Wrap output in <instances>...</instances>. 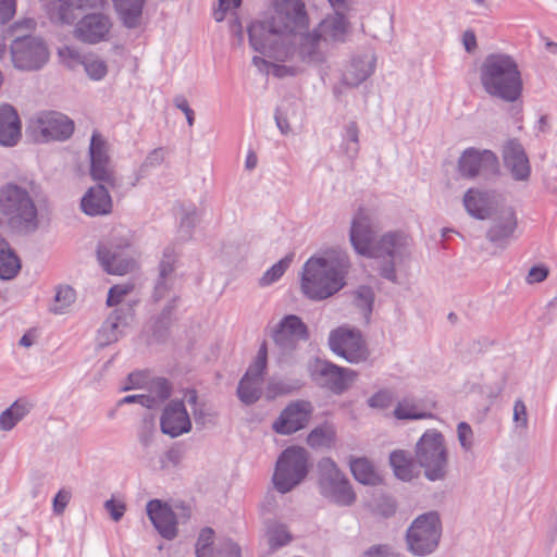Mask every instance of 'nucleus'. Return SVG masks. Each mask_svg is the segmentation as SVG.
Returning a JSON list of instances; mask_svg holds the SVG:
<instances>
[{"label": "nucleus", "instance_id": "nucleus-1", "mask_svg": "<svg viewBox=\"0 0 557 557\" xmlns=\"http://www.w3.org/2000/svg\"><path fill=\"white\" fill-rule=\"evenodd\" d=\"M273 9L268 21L252 23L248 33L255 50L283 62L272 66L275 74L278 66L296 64L294 57L304 48L309 23L305 4L300 0H274Z\"/></svg>", "mask_w": 557, "mask_h": 557}, {"label": "nucleus", "instance_id": "nucleus-2", "mask_svg": "<svg viewBox=\"0 0 557 557\" xmlns=\"http://www.w3.org/2000/svg\"><path fill=\"white\" fill-rule=\"evenodd\" d=\"M349 259L345 252L330 251L322 257H312L304 265L300 287L311 300L331 297L345 285Z\"/></svg>", "mask_w": 557, "mask_h": 557}, {"label": "nucleus", "instance_id": "nucleus-3", "mask_svg": "<svg viewBox=\"0 0 557 557\" xmlns=\"http://www.w3.org/2000/svg\"><path fill=\"white\" fill-rule=\"evenodd\" d=\"M348 32V23L345 17L335 13L325 17L319 26L307 34L302 50L294 57L296 64L278 66L275 69V77H293L302 73L307 66L318 64L324 60L321 42L326 40H342Z\"/></svg>", "mask_w": 557, "mask_h": 557}, {"label": "nucleus", "instance_id": "nucleus-4", "mask_svg": "<svg viewBox=\"0 0 557 557\" xmlns=\"http://www.w3.org/2000/svg\"><path fill=\"white\" fill-rule=\"evenodd\" d=\"M484 90L508 102L516 101L522 91V79L517 62L505 53L487 55L480 67Z\"/></svg>", "mask_w": 557, "mask_h": 557}, {"label": "nucleus", "instance_id": "nucleus-5", "mask_svg": "<svg viewBox=\"0 0 557 557\" xmlns=\"http://www.w3.org/2000/svg\"><path fill=\"white\" fill-rule=\"evenodd\" d=\"M0 214L5 222L18 231L37 227V208L29 190L16 183H7L0 188Z\"/></svg>", "mask_w": 557, "mask_h": 557}, {"label": "nucleus", "instance_id": "nucleus-6", "mask_svg": "<svg viewBox=\"0 0 557 557\" xmlns=\"http://www.w3.org/2000/svg\"><path fill=\"white\" fill-rule=\"evenodd\" d=\"M416 461L430 481L443 480L448 472V450L443 435L426 431L416 445Z\"/></svg>", "mask_w": 557, "mask_h": 557}, {"label": "nucleus", "instance_id": "nucleus-7", "mask_svg": "<svg viewBox=\"0 0 557 557\" xmlns=\"http://www.w3.org/2000/svg\"><path fill=\"white\" fill-rule=\"evenodd\" d=\"M131 235L124 228L112 231L99 245L98 258L107 273L124 275L136 268L134 258L128 253Z\"/></svg>", "mask_w": 557, "mask_h": 557}, {"label": "nucleus", "instance_id": "nucleus-8", "mask_svg": "<svg viewBox=\"0 0 557 557\" xmlns=\"http://www.w3.org/2000/svg\"><path fill=\"white\" fill-rule=\"evenodd\" d=\"M309 338L308 326L296 314L285 315L272 332L274 352L280 364H289L296 360L300 342Z\"/></svg>", "mask_w": 557, "mask_h": 557}, {"label": "nucleus", "instance_id": "nucleus-9", "mask_svg": "<svg viewBox=\"0 0 557 557\" xmlns=\"http://www.w3.org/2000/svg\"><path fill=\"white\" fill-rule=\"evenodd\" d=\"M308 473L306 449L297 446L286 448L278 457L273 474L275 488L287 493L297 486Z\"/></svg>", "mask_w": 557, "mask_h": 557}, {"label": "nucleus", "instance_id": "nucleus-10", "mask_svg": "<svg viewBox=\"0 0 557 557\" xmlns=\"http://www.w3.org/2000/svg\"><path fill=\"white\" fill-rule=\"evenodd\" d=\"M320 493L331 502L339 506H351L356 500V494L349 480L330 458H324L318 463Z\"/></svg>", "mask_w": 557, "mask_h": 557}, {"label": "nucleus", "instance_id": "nucleus-11", "mask_svg": "<svg viewBox=\"0 0 557 557\" xmlns=\"http://www.w3.org/2000/svg\"><path fill=\"white\" fill-rule=\"evenodd\" d=\"M13 66L20 71H37L49 60L50 52L41 37L18 35L10 45Z\"/></svg>", "mask_w": 557, "mask_h": 557}, {"label": "nucleus", "instance_id": "nucleus-12", "mask_svg": "<svg viewBox=\"0 0 557 557\" xmlns=\"http://www.w3.org/2000/svg\"><path fill=\"white\" fill-rule=\"evenodd\" d=\"M440 536L438 516L435 512L423 513L414 519L407 531V547L413 555L424 556L437 547Z\"/></svg>", "mask_w": 557, "mask_h": 557}, {"label": "nucleus", "instance_id": "nucleus-13", "mask_svg": "<svg viewBox=\"0 0 557 557\" xmlns=\"http://www.w3.org/2000/svg\"><path fill=\"white\" fill-rule=\"evenodd\" d=\"M376 227L372 221L371 213L368 210L360 209L351 221L350 243L357 253L377 258V242L375 237Z\"/></svg>", "mask_w": 557, "mask_h": 557}, {"label": "nucleus", "instance_id": "nucleus-14", "mask_svg": "<svg viewBox=\"0 0 557 557\" xmlns=\"http://www.w3.org/2000/svg\"><path fill=\"white\" fill-rule=\"evenodd\" d=\"M52 22L71 25L77 15L75 11L102 10L107 0H39Z\"/></svg>", "mask_w": 557, "mask_h": 557}, {"label": "nucleus", "instance_id": "nucleus-15", "mask_svg": "<svg viewBox=\"0 0 557 557\" xmlns=\"http://www.w3.org/2000/svg\"><path fill=\"white\" fill-rule=\"evenodd\" d=\"M267 368V348L263 345L253 363L239 381L237 395L242 403L251 405L259 400L263 391V375Z\"/></svg>", "mask_w": 557, "mask_h": 557}, {"label": "nucleus", "instance_id": "nucleus-16", "mask_svg": "<svg viewBox=\"0 0 557 557\" xmlns=\"http://www.w3.org/2000/svg\"><path fill=\"white\" fill-rule=\"evenodd\" d=\"M356 376L355 371L324 360H317L311 369V377L317 384L337 394L347 389Z\"/></svg>", "mask_w": 557, "mask_h": 557}, {"label": "nucleus", "instance_id": "nucleus-17", "mask_svg": "<svg viewBox=\"0 0 557 557\" xmlns=\"http://www.w3.org/2000/svg\"><path fill=\"white\" fill-rule=\"evenodd\" d=\"M331 349L351 363H357L367 358L360 332L339 327L330 335Z\"/></svg>", "mask_w": 557, "mask_h": 557}, {"label": "nucleus", "instance_id": "nucleus-18", "mask_svg": "<svg viewBox=\"0 0 557 557\" xmlns=\"http://www.w3.org/2000/svg\"><path fill=\"white\" fill-rule=\"evenodd\" d=\"M111 28L112 22L108 15L94 12L84 15L76 22L73 36L84 44L95 45L108 40Z\"/></svg>", "mask_w": 557, "mask_h": 557}, {"label": "nucleus", "instance_id": "nucleus-19", "mask_svg": "<svg viewBox=\"0 0 557 557\" xmlns=\"http://www.w3.org/2000/svg\"><path fill=\"white\" fill-rule=\"evenodd\" d=\"M312 406L305 400L289 404L273 423V430L278 434H292L304 429L311 417Z\"/></svg>", "mask_w": 557, "mask_h": 557}, {"label": "nucleus", "instance_id": "nucleus-20", "mask_svg": "<svg viewBox=\"0 0 557 557\" xmlns=\"http://www.w3.org/2000/svg\"><path fill=\"white\" fill-rule=\"evenodd\" d=\"M35 129L45 140H63L74 131V123L59 112H42L34 121Z\"/></svg>", "mask_w": 557, "mask_h": 557}, {"label": "nucleus", "instance_id": "nucleus-21", "mask_svg": "<svg viewBox=\"0 0 557 557\" xmlns=\"http://www.w3.org/2000/svg\"><path fill=\"white\" fill-rule=\"evenodd\" d=\"M503 159L505 168L515 181L528 182L531 175V165L524 148L517 140H509L504 145Z\"/></svg>", "mask_w": 557, "mask_h": 557}, {"label": "nucleus", "instance_id": "nucleus-22", "mask_svg": "<svg viewBox=\"0 0 557 557\" xmlns=\"http://www.w3.org/2000/svg\"><path fill=\"white\" fill-rule=\"evenodd\" d=\"M161 431L171 437L180 436L191 429V421L182 401H171L160 419Z\"/></svg>", "mask_w": 557, "mask_h": 557}, {"label": "nucleus", "instance_id": "nucleus-23", "mask_svg": "<svg viewBox=\"0 0 557 557\" xmlns=\"http://www.w3.org/2000/svg\"><path fill=\"white\" fill-rule=\"evenodd\" d=\"M147 515L162 537L173 540L177 536V520L168 504L158 499L150 500L147 504Z\"/></svg>", "mask_w": 557, "mask_h": 557}, {"label": "nucleus", "instance_id": "nucleus-24", "mask_svg": "<svg viewBox=\"0 0 557 557\" xmlns=\"http://www.w3.org/2000/svg\"><path fill=\"white\" fill-rule=\"evenodd\" d=\"M22 138V121L16 109L9 103L0 104V146L11 148Z\"/></svg>", "mask_w": 557, "mask_h": 557}, {"label": "nucleus", "instance_id": "nucleus-25", "mask_svg": "<svg viewBox=\"0 0 557 557\" xmlns=\"http://www.w3.org/2000/svg\"><path fill=\"white\" fill-rule=\"evenodd\" d=\"M497 164V157L493 152L470 149L461 156L459 170L462 175L472 177L485 171H494Z\"/></svg>", "mask_w": 557, "mask_h": 557}, {"label": "nucleus", "instance_id": "nucleus-26", "mask_svg": "<svg viewBox=\"0 0 557 557\" xmlns=\"http://www.w3.org/2000/svg\"><path fill=\"white\" fill-rule=\"evenodd\" d=\"M377 258L388 256L394 261L403 260L410 253V238L400 232L386 233L379 238Z\"/></svg>", "mask_w": 557, "mask_h": 557}, {"label": "nucleus", "instance_id": "nucleus-27", "mask_svg": "<svg viewBox=\"0 0 557 557\" xmlns=\"http://www.w3.org/2000/svg\"><path fill=\"white\" fill-rule=\"evenodd\" d=\"M373 67L374 58L371 53L352 57L344 69L342 82L346 86L356 87L371 75Z\"/></svg>", "mask_w": 557, "mask_h": 557}, {"label": "nucleus", "instance_id": "nucleus-28", "mask_svg": "<svg viewBox=\"0 0 557 557\" xmlns=\"http://www.w3.org/2000/svg\"><path fill=\"white\" fill-rule=\"evenodd\" d=\"M83 212L90 216L106 215L112 210V199L109 191L98 185L90 187L81 200Z\"/></svg>", "mask_w": 557, "mask_h": 557}, {"label": "nucleus", "instance_id": "nucleus-29", "mask_svg": "<svg viewBox=\"0 0 557 557\" xmlns=\"http://www.w3.org/2000/svg\"><path fill=\"white\" fill-rule=\"evenodd\" d=\"M517 227V219L511 208L500 211L499 215L493 220V225L487 233V237L493 243L502 242L510 237Z\"/></svg>", "mask_w": 557, "mask_h": 557}, {"label": "nucleus", "instance_id": "nucleus-30", "mask_svg": "<svg viewBox=\"0 0 557 557\" xmlns=\"http://www.w3.org/2000/svg\"><path fill=\"white\" fill-rule=\"evenodd\" d=\"M350 471L356 481L363 485H379L383 476L376 467L367 458H355L349 462Z\"/></svg>", "mask_w": 557, "mask_h": 557}, {"label": "nucleus", "instance_id": "nucleus-31", "mask_svg": "<svg viewBox=\"0 0 557 557\" xmlns=\"http://www.w3.org/2000/svg\"><path fill=\"white\" fill-rule=\"evenodd\" d=\"M467 212L475 219L484 220L491 215L492 199L487 194L470 189L463 197Z\"/></svg>", "mask_w": 557, "mask_h": 557}, {"label": "nucleus", "instance_id": "nucleus-32", "mask_svg": "<svg viewBox=\"0 0 557 557\" xmlns=\"http://www.w3.org/2000/svg\"><path fill=\"white\" fill-rule=\"evenodd\" d=\"M175 262L176 256L174 252L165 250L159 265V278L156 284V295L159 298L164 297L166 292L173 287Z\"/></svg>", "mask_w": 557, "mask_h": 557}, {"label": "nucleus", "instance_id": "nucleus-33", "mask_svg": "<svg viewBox=\"0 0 557 557\" xmlns=\"http://www.w3.org/2000/svg\"><path fill=\"white\" fill-rule=\"evenodd\" d=\"M21 267V259L7 239L0 235V280L14 278Z\"/></svg>", "mask_w": 557, "mask_h": 557}, {"label": "nucleus", "instance_id": "nucleus-34", "mask_svg": "<svg viewBox=\"0 0 557 557\" xmlns=\"http://www.w3.org/2000/svg\"><path fill=\"white\" fill-rule=\"evenodd\" d=\"M112 2L126 27L134 28L139 25L145 0H112Z\"/></svg>", "mask_w": 557, "mask_h": 557}, {"label": "nucleus", "instance_id": "nucleus-35", "mask_svg": "<svg viewBox=\"0 0 557 557\" xmlns=\"http://www.w3.org/2000/svg\"><path fill=\"white\" fill-rule=\"evenodd\" d=\"M389 463L394 474L403 481H410L418 476V470L410 455L404 450H395L389 456Z\"/></svg>", "mask_w": 557, "mask_h": 557}, {"label": "nucleus", "instance_id": "nucleus-36", "mask_svg": "<svg viewBox=\"0 0 557 557\" xmlns=\"http://www.w3.org/2000/svg\"><path fill=\"white\" fill-rule=\"evenodd\" d=\"M32 404L25 399L15 400L0 414V430L11 431L30 410Z\"/></svg>", "mask_w": 557, "mask_h": 557}, {"label": "nucleus", "instance_id": "nucleus-37", "mask_svg": "<svg viewBox=\"0 0 557 557\" xmlns=\"http://www.w3.org/2000/svg\"><path fill=\"white\" fill-rule=\"evenodd\" d=\"M90 174L95 181L104 182L111 187L117 186V180L110 164V159L90 161Z\"/></svg>", "mask_w": 557, "mask_h": 557}, {"label": "nucleus", "instance_id": "nucleus-38", "mask_svg": "<svg viewBox=\"0 0 557 557\" xmlns=\"http://www.w3.org/2000/svg\"><path fill=\"white\" fill-rule=\"evenodd\" d=\"M87 76L92 81H101L108 74L107 62L98 55L88 54L82 59Z\"/></svg>", "mask_w": 557, "mask_h": 557}, {"label": "nucleus", "instance_id": "nucleus-39", "mask_svg": "<svg viewBox=\"0 0 557 557\" xmlns=\"http://www.w3.org/2000/svg\"><path fill=\"white\" fill-rule=\"evenodd\" d=\"M171 395V386L164 379H153L148 386V393L145 396L150 398L151 405L148 408L158 407Z\"/></svg>", "mask_w": 557, "mask_h": 557}, {"label": "nucleus", "instance_id": "nucleus-40", "mask_svg": "<svg viewBox=\"0 0 557 557\" xmlns=\"http://www.w3.org/2000/svg\"><path fill=\"white\" fill-rule=\"evenodd\" d=\"M120 318L111 315L98 332L97 339L100 346L112 344L119 339Z\"/></svg>", "mask_w": 557, "mask_h": 557}, {"label": "nucleus", "instance_id": "nucleus-41", "mask_svg": "<svg viewBox=\"0 0 557 557\" xmlns=\"http://www.w3.org/2000/svg\"><path fill=\"white\" fill-rule=\"evenodd\" d=\"M300 387L298 381H284L277 379H271L268 383L265 395L269 399L285 396L292 394Z\"/></svg>", "mask_w": 557, "mask_h": 557}, {"label": "nucleus", "instance_id": "nucleus-42", "mask_svg": "<svg viewBox=\"0 0 557 557\" xmlns=\"http://www.w3.org/2000/svg\"><path fill=\"white\" fill-rule=\"evenodd\" d=\"M214 531L211 528H203L197 539L195 550L197 557H216L213 548Z\"/></svg>", "mask_w": 557, "mask_h": 557}, {"label": "nucleus", "instance_id": "nucleus-43", "mask_svg": "<svg viewBox=\"0 0 557 557\" xmlns=\"http://www.w3.org/2000/svg\"><path fill=\"white\" fill-rule=\"evenodd\" d=\"M373 300L374 296L370 287L360 286L354 293V304L360 310L366 320L369 319V315L372 311Z\"/></svg>", "mask_w": 557, "mask_h": 557}, {"label": "nucleus", "instance_id": "nucleus-44", "mask_svg": "<svg viewBox=\"0 0 557 557\" xmlns=\"http://www.w3.org/2000/svg\"><path fill=\"white\" fill-rule=\"evenodd\" d=\"M268 542L271 549H277L292 540V536L287 529L281 524H274L268 529L267 532Z\"/></svg>", "mask_w": 557, "mask_h": 557}, {"label": "nucleus", "instance_id": "nucleus-45", "mask_svg": "<svg viewBox=\"0 0 557 557\" xmlns=\"http://www.w3.org/2000/svg\"><path fill=\"white\" fill-rule=\"evenodd\" d=\"M292 262V257H285L282 260H280L277 263L272 265L271 269H269L263 276L260 278V284L262 286L270 285L277 281L284 272L287 270Z\"/></svg>", "mask_w": 557, "mask_h": 557}, {"label": "nucleus", "instance_id": "nucleus-46", "mask_svg": "<svg viewBox=\"0 0 557 557\" xmlns=\"http://www.w3.org/2000/svg\"><path fill=\"white\" fill-rule=\"evenodd\" d=\"M75 301V290L70 286L60 287L55 294L53 311L63 313Z\"/></svg>", "mask_w": 557, "mask_h": 557}, {"label": "nucleus", "instance_id": "nucleus-47", "mask_svg": "<svg viewBox=\"0 0 557 557\" xmlns=\"http://www.w3.org/2000/svg\"><path fill=\"white\" fill-rule=\"evenodd\" d=\"M89 153H90V161L108 160L109 159L107 143L101 137V135L98 133L92 134L91 140H90Z\"/></svg>", "mask_w": 557, "mask_h": 557}, {"label": "nucleus", "instance_id": "nucleus-48", "mask_svg": "<svg viewBox=\"0 0 557 557\" xmlns=\"http://www.w3.org/2000/svg\"><path fill=\"white\" fill-rule=\"evenodd\" d=\"M134 289V284L123 283L114 285L110 288L107 304L109 306H115L122 301V299Z\"/></svg>", "mask_w": 557, "mask_h": 557}, {"label": "nucleus", "instance_id": "nucleus-49", "mask_svg": "<svg viewBox=\"0 0 557 557\" xmlns=\"http://www.w3.org/2000/svg\"><path fill=\"white\" fill-rule=\"evenodd\" d=\"M457 437L461 447L466 451H470L474 444V435L471 426L466 422H460L457 425Z\"/></svg>", "mask_w": 557, "mask_h": 557}, {"label": "nucleus", "instance_id": "nucleus-50", "mask_svg": "<svg viewBox=\"0 0 557 557\" xmlns=\"http://www.w3.org/2000/svg\"><path fill=\"white\" fill-rule=\"evenodd\" d=\"M58 54L63 64L70 69H74L78 64H82V58L75 48L64 46L59 48Z\"/></svg>", "mask_w": 557, "mask_h": 557}, {"label": "nucleus", "instance_id": "nucleus-51", "mask_svg": "<svg viewBox=\"0 0 557 557\" xmlns=\"http://www.w3.org/2000/svg\"><path fill=\"white\" fill-rule=\"evenodd\" d=\"M394 414L397 419H420L424 417L418 411L417 406L409 401L399 403L394 410Z\"/></svg>", "mask_w": 557, "mask_h": 557}, {"label": "nucleus", "instance_id": "nucleus-52", "mask_svg": "<svg viewBox=\"0 0 557 557\" xmlns=\"http://www.w3.org/2000/svg\"><path fill=\"white\" fill-rule=\"evenodd\" d=\"M242 0H219V8L214 11L213 15L216 22H222L228 11L237 9Z\"/></svg>", "mask_w": 557, "mask_h": 557}, {"label": "nucleus", "instance_id": "nucleus-53", "mask_svg": "<svg viewBox=\"0 0 557 557\" xmlns=\"http://www.w3.org/2000/svg\"><path fill=\"white\" fill-rule=\"evenodd\" d=\"M219 554L223 557H242L240 546L230 539L220 543Z\"/></svg>", "mask_w": 557, "mask_h": 557}, {"label": "nucleus", "instance_id": "nucleus-54", "mask_svg": "<svg viewBox=\"0 0 557 557\" xmlns=\"http://www.w3.org/2000/svg\"><path fill=\"white\" fill-rule=\"evenodd\" d=\"M375 511L383 517H391L396 511V503L393 498L383 496L375 505Z\"/></svg>", "mask_w": 557, "mask_h": 557}, {"label": "nucleus", "instance_id": "nucleus-55", "mask_svg": "<svg viewBox=\"0 0 557 557\" xmlns=\"http://www.w3.org/2000/svg\"><path fill=\"white\" fill-rule=\"evenodd\" d=\"M362 557H397L391 546L386 544H379L369 547Z\"/></svg>", "mask_w": 557, "mask_h": 557}, {"label": "nucleus", "instance_id": "nucleus-56", "mask_svg": "<svg viewBox=\"0 0 557 557\" xmlns=\"http://www.w3.org/2000/svg\"><path fill=\"white\" fill-rule=\"evenodd\" d=\"M513 422L516 428L525 429L528 424V413L524 404L517 400L513 406Z\"/></svg>", "mask_w": 557, "mask_h": 557}, {"label": "nucleus", "instance_id": "nucleus-57", "mask_svg": "<svg viewBox=\"0 0 557 557\" xmlns=\"http://www.w3.org/2000/svg\"><path fill=\"white\" fill-rule=\"evenodd\" d=\"M16 1L15 0H0V23L9 22L15 14Z\"/></svg>", "mask_w": 557, "mask_h": 557}, {"label": "nucleus", "instance_id": "nucleus-58", "mask_svg": "<svg viewBox=\"0 0 557 557\" xmlns=\"http://www.w3.org/2000/svg\"><path fill=\"white\" fill-rule=\"evenodd\" d=\"M330 440V434L326 430L323 429H314L312 430L308 437L307 442L310 446H322Z\"/></svg>", "mask_w": 557, "mask_h": 557}, {"label": "nucleus", "instance_id": "nucleus-59", "mask_svg": "<svg viewBox=\"0 0 557 557\" xmlns=\"http://www.w3.org/2000/svg\"><path fill=\"white\" fill-rule=\"evenodd\" d=\"M392 403V395L388 392H379L369 399V405L373 408H387Z\"/></svg>", "mask_w": 557, "mask_h": 557}, {"label": "nucleus", "instance_id": "nucleus-60", "mask_svg": "<svg viewBox=\"0 0 557 557\" xmlns=\"http://www.w3.org/2000/svg\"><path fill=\"white\" fill-rule=\"evenodd\" d=\"M104 507L110 512L114 521H119L125 512V505L113 499L107 500Z\"/></svg>", "mask_w": 557, "mask_h": 557}, {"label": "nucleus", "instance_id": "nucleus-61", "mask_svg": "<svg viewBox=\"0 0 557 557\" xmlns=\"http://www.w3.org/2000/svg\"><path fill=\"white\" fill-rule=\"evenodd\" d=\"M71 498V493L69 491L61 490L54 497L53 500V510L55 513L61 515L66 505L69 504Z\"/></svg>", "mask_w": 557, "mask_h": 557}, {"label": "nucleus", "instance_id": "nucleus-62", "mask_svg": "<svg viewBox=\"0 0 557 557\" xmlns=\"http://www.w3.org/2000/svg\"><path fill=\"white\" fill-rule=\"evenodd\" d=\"M548 275V270L545 267H533L530 269L527 281L530 284L540 283Z\"/></svg>", "mask_w": 557, "mask_h": 557}, {"label": "nucleus", "instance_id": "nucleus-63", "mask_svg": "<svg viewBox=\"0 0 557 557\" xmlns=\"http://www.w3.org/2000/svg\"><path fill=\"white\" fill-rule=\"evenodd\" d=\"M165 151L161 148L152 150L146 158L143 166H154L161 164L164 160Z\"/></svg>", "mask_w": 557, "mask_h": 557}, {"label": "nucleus", "instance_id": "nucleus-64", "mask_svg": "<svg viewBox=\"0 0 557 557\" xmlns=\"http://www.w3.org/2000/svg\"><path fill=\"white\" fill-rule=\"evenodd\" d=\"M272 60L273 62H267L260 57H253L252 62L260 71H265L267 73L274 75L272 66L276 64H283V62L276 61L275 59Z\"/></svg>", "mask_w": 557, "mask_h": 557}]
</instances>
